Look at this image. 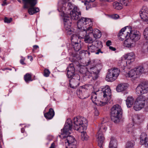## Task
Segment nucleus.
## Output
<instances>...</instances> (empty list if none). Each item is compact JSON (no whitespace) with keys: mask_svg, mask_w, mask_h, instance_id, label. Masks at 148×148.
Listing matches in <instances>:
<instances>
[{"mask_svg":"<svg viewBox=\"0 0 148 148\" xmlns=\"http://www.w3.org/2000/svg\"><path fill=\"white\" fill-rule=\"evenodd\" d=\"M72 122L71 119H68L65 123L64 127L62 130L61 138H66L65 142L66 148H76V141L75 138L72 136L69 135L72 129Z\"/></svg>","mask_w":148,"mask_h":148,"instance_id":"f257e3e1","label":"nucleus"},{"mask_svg":"<svg viewBox=\"0 0 148 148\" xmlns=\"http://www.w3.org/2000/svg\"><path fill=\"white\" fill-rule=\"evenodd\" d=\"M119 39L123 40L126 38L130 37L134 41L138 40L140 37V32L135 30H132L131 27L127 26L122 29L118 35Z\"/></svg>","mask_w":148,"mask_h":148,"instance_id":"f03ea898","label":"nucleus"},{"mask_svg":"<svg viewBox=\"0 0 148 148\" xmlns=\"http://www.w3.org/2000/svg\"><path fill=\"white\" fill-rule=\"evenodd\" d=\"M89 22L92 23L90 19L84 17H82L78 21L77 27L78 29L80 30L78 35L79 37L84 38L87 33H91L92 28L90 25H87Z\"/></svg>","mask_w":148,"mask_h":148,"instance_id":"7ed1b4c3","label":"nucleus"},{"mask_svg":"<svg viewBox=\"0 0 148 148\" xmlns=\"http://www.w3.org/2000/svg\"><path fill=\"white\" fill-rule=\"evenodd\" d=\"M71 122L72 126H73V128L75 130L80 132L81 131L85 130L86 129L88 121L85 118L82 116L75 117Z\"/></svg>","mask_w":148,"mask_h":148,"instance_id":"20e7f679","label":"nucleus"},{"mask_svg":"<svg viewBox=\"0 0 148 148\" xmlns=\"http://www.w3.org/2000/svg\"><path fill=\"white\" fill-rule=\"evenodd\" d=\"M22 0L24 4L23 8H28V12L30 15H33L39 11L38 7H34L37 3L36 0Z\"/></svg>","mask_w":148,"mask_h":148,"instance_id":"39448f33","label":"nucleus"},{"mask_svg":"<svg viewBox=\"0 0 148 148\" xmlns=\"http://www.w3.org/2000/svg\"><path fill=\"white\" fill-rule=\"evenodd\" d=\"M111 119L112 121L116 123L119 122L122 113V109L118 105L114 106L111 109Z\"/></svg>","mask_w":148,"mask_h":148,"instance_id":"423d86ee","label":"nucleus"},{"mask_svg":"<svg viewBox=\"0 0 148 148\" xmlns=\"http://www.w3.org/2000/svg\"><path fill=\"white\" fill-rule=\"evenodd\" d=\"M135 56L133 52H130L125 54L121 57L118 63L121 66L125 67L128 64H130L135 60Z\"/></svg>","mask_w":148,"mask_h":148,"instance_id":"0eeeda50","label":"nucleus"},{"mask_svg":"<svg viewBox=\"0 0 148 148\" xmlns=\"http://www.w3.org/2000/svg\"><path fill=\"white\" fill-rule=\"evenodd\" d=\"M102 67L100 64H97L95 66L91 68L86 73V76H88L89 78L92 77L94 80L96 79L98 77L99 74Z\"/></svg>","mask_w":148,"mask_h":148,"instance_id":"6e6552de","label":"nucleus"},{"mask_svg":"<svg viewBox=\"0 0 148 148\" xmlns=\"http://www.w3.org/2000/svg\"><path fill=\"white\" fill-rule=\"evenodd\" d=\"M146 99V98L144 96H141L137 97L134 103L133 108L134 110L138 111L144 108L145 105Z\"/></svg>","mask_w":148,"mask_h":148,"instance_id":"1a4fd4ad","label":"nucleus"},{"mask_svg":"<svg viewBox=\"0 0 148 148\" xmlns=\"http://www.w3.org/2000/svg\"><path fill=\"white\" fill-rule=\"evenodd\" d=\"M90 86V85H88L81 86L80 88L78 89L77 94L79 98L84 99L89 97V94L87 90L88 89V88Z\"/></svg>","mask_w":148,"mask_h":148,"instance_id":"9d476101","label":"nucleus"},{"mask_svg":"<svg viewBox=\"0 0 148 148\" xmlns=\"http://www.w3.org/2000/svg\"><path fill=\"white\" fill-rule=\"evenodd\" d=\"M74 6L71 3H66L64 1H61L58 3V10L59 12L64 13V11L67 9L71 10L73 8Z\"/></svg>","mask_w":148,"mask_h":148,"instance_id":"9b49d317","label":"nucleus"},{"mask_svg":"<svg viewBox=\"0 0 148 148\" xmlns=\"http://www.w3.org/2000/svg\"><path fill=\"white\" fill-rule=\"evenodd\" d=\"M148 91V82H144L138 85L136 89V93L138 95L147 93Z\"/></svg>","mask_w":148,"mask_h":148,"instance_id":"f8f14e48","label":"nucleus"},{"mask_svg":"<svg viewBox=\"0 0 148 148\" xmlns=\"http://www.w3.org/2000/svg\"><path fill=\"white\" fill-rule=\"evenodd\" d=\"M100 128L98 132V133L96 135V137L98 140V145L100 148H103L102 145L103 143V141L104 139L103 135L102 132L101 131L103 129L106 131V128L105 127H104L103 126L100 125Z\"/></svg>","mask_w":148,"mask_h":148,"instance_id":"ddd939ff","label":"nucleus"},{"mask_svg":"<svg viewBox=\"0 0 148 148\" xmlns=\"http://www.w3.org/2000/svg\"><path fill=\"white\" fill-rule=\"evenodd\" d=\"M102 92L103 97L102 99L105 100L106 105L108 103L111 99V90L109 86H106L103 89Z\"/></svg>","mask_w":148,"mask_h":148,"instance_id":"4468645a","label":"nucleus"},{"mask_svg":"<svg viewBox=\"0 0 148 148\" xmlns=\"http://www.w3.org/2000/svg\"><path fill=\"white\" fill-rule=\"evenodd\" d=\"M81 15V12L79 11V8L76 6H75L72 10L70 12L71 19L73 20H77Z\"/></svg>","mask_w":148,"mask_h":148,"instance_id":"2eb2a0df","label":"nucleus"},{"mask_svg":"<svg viewBox=\"0 0 148 148\" xmlns=\"http://www.w3.org/2000/svg\"><path fill=\"white\" fill-rule=\"evenodd\" d=\"M67 17H65L64 18V27L67 30V33L68 35H71L73 33H75V30L73 29L70 28L71 27V23Z\"/></svg>","mask_w":148,"mask_h":148,"instance_id":"dca6fc26","label":"nucleus"},{"mask_svg":"<svg viewBox=\"0 0 148 148\" xmlns=\"http://www.w3.org/2000/svg\"><path fill=\"white\" fill-rule=\"evenodd\" d=\"M91 99L92 102L98 106H103L105 105L104 99L99 101L97 98V95L95 92H92L91 94Z\"/></svg>","mask_w":148,"mask_h":148,"instance_id":"f3484780","label":"nucleus"},{"mask_svg":"<svg viewBox=\"0 0 148 148\" xmlns=\"http://www.w3.org/2000/svg\"><path fill=\"white\" fill-rule=\"evenodd\" d=\"M80 78L78 76L74 77L73 78H71L69 80L70 87L73 88H75L79 84Z\"/></svg>","mask_w":148,"mask_h":148,"instance_id":"a211bd4d","label":"nucleus"},{"mask_svg":"<svg viewBox=\"0 0 148 148\" xmlns=\"http://www.w3.org/2000/svg\"><path fill=\"white\" fill-rule=\"evenodd\" d=\"M140 15L141 19L143 21H148V8L143 7L141 11L140 12Z\"/></svg>","mask_w":148,"mask_h":148,"instance_id":"6ab92c4d","label":"nucleus"},{"mask_svg":"<svg viewBox=\"0 0 148 148\" xmlns=\"http://www.w3.org/2000/svg\"><path fill=\"white\" fill-rule=\"evenodd\" d=\"M97 47H96L92 44L91 45H88V51L87 50L82 51L81 53L82 56L85 55L87 53L88 54V55L89 56L90 54V52H94L95 51L97 50Z\"/></svg>","mask_w":148,"mask_h":148,"instance_id":"aec40b11","label":"nucleus"},{"mask_svg":"<svg viewBox=\"0 0 148 148\" xmlns=\"http://www.w3.org/2000/svg\"><path fill=\"white\" fill-rule=\"evenodd\" d=\"M125 75L126 77H130L133 80L135 79L138 77L135 68L129 71L128 72L126 73Z\"/></svg>","mask_w":148,"mask_h":148,"instance_id":"412c9836","label":"nucleus"},{"mask_svg":"<svg viewBox=\"0 0 148 148\" xmlns=\"http://www.w3.org/2000/svg\"><path fill=\"white\" fill-rule=\"evenodd\" d=\"M140 144L148 145V137L145 133H142L140 136Z\"/></svg>","mask_w":148,"mask_h":148,"instance_id":"4be33fe9","label":"nucleus"},{"mask_svg":"<svg viewBox=\"0 0 148 148\" xmlns=\"http://www.w3.org/2000/svg\"><path fill=\"white\" fill-rule=\"evenodd\" d=\"M135 69L138 77L143 73H148V69H146L142 66H139Z\"/></svg>","mask_w":148,"mask_h":148,"instance_id":"5701e85b","label":"nucleus"},{"mask_svg":"<svg viewBox=\"0 0 148 148\" xmlns=\"http://www.w3.org/2000/svg\"><path fill=\"white\" fill-rule=\"evenodd\" d=\"M144 119L143 116L140 114L135 115L133 117V121L137 123H140L143 122Z\"/></svg>","mask_w":148,"mask_h":148,"instance_id":"b1692460","label":"nucleus"},{"mask_svg":"<svg viewBox=\"0 0 148 148\" xmlns=\"http://www.w3.org/2000/svg\"><path fill=\"white\" fill-rule=\"evenodd\" d=\"M124 42V46L127 47H131L133 46V41L130 37L126 38Z\"/></svg>","mask_w":148,"mask_h":148,"instance_id":"393cba45","label":"nucleus"},{"mask_svg":"<svg viewBox=\"0 0 148 148\" xmlns=\"http://www.w3.org/2000/svg\"><path fill=\"white\" fill-rule=\"evenodd\" d=\"M90 34L91 35H93L94 38L95 39L99 38L101 36V34L100 31L97 29H94L90 32Z\"/></svg>","mask_w":148,"mask_h":148,"instance_id":"a878e982","label":"nucleus"},{"mask_svg":"<svg viewBox=\"0 0 148 148\" xmlns=\"http://www.w3.org/2000/svg\"><path fill=\"white\" fill-rule=\"evenodd\" d=\"M127 88V84H126L121 83L118 85L116 89L118 92H121L125 90Z\"/></svg>","mask_w":148,"mask_h":148,"instance_id":"bb28decb","label":"nucleus"},{"mask_svg":"<svg viewBox=\"0 0 148 148\" xmlns=\"http://www.w3.org/2000/svg\"><path fill=\"white\" fill-rule=\"evenodd\" d=\"M111 73V72L109 70L106 78V80L108 82H112L116 79V77Z\"/></svg>","mask_w":148,"mask_h":148,"instance_id":"cd10ccee","label":"nucleus"},{"mask_svg":"<svg viewBox=\"0 0 148 148\" xmlns=\"http://www.w3.org/2000/svg\"><path fill=\"white\" fill-rule=\"evenodd\" d=\"M75 33H73L71 34L70 35L71 36V41L72 43H75L77 42H80V39H79V37L78 34H75Z\"/></svg>","mask_w":148,"mask_h":148,"instance_id":"c85d7f7f","label":"nucleus"},{"mask_svg":"<svg viewBox=\"0 0 148 148\" xmlns=\"http://www.w3.org/2000/svg\"><path fill=\"white\" fill-rule=\"evenodd\" d=\"M54 115V112L53 109L51 108L49 109V111L44 114L45 117L47 119H51Z\"/></svg>","mask_w":148,"mask_h":148,"instance_id":"c756f323","label":"nucleus"},{"mask_svg":"<svg viewBox=\"0 0 148 148\" xmlns=\"http://www.w3.org/2000/svg\"><path fill=\"white\" fill-rule=\"evenodd\" d=\"M126 104L128 108H130L134 103V99L132 97H128L126 100Z\"/></svg>","mask_w":148,"mask_h":148,"instance_id":"7c9ffc66","label":"nucleus"},{"mask_svg":"<svg viewBox=\"0 0 148 148\" xmlns=\"http://www.w3.org/2000/svg\"><path fill=\"white\" fill-rule=\"evenodd\" d=\"M116 140L113 137H112L110 142L109 148H117Z\"/></svg>","mask_w":148,"mask_h":148,"instance_id":"2f4dec72","label":"nucleus"},{"mask_svg":"<svg viewBox=\"0 0 148 148\" xmlns=\"http://www.w3.org/2000/svg\"><path fill=\"white\" fill-rule=\"evenodd\" d=\"M92 36L90 34L88 35H86L85 36L84 38V40L86 43H92L93 42V40L91 37Z\"/></svg>","mask_w":148,"mask_h":148,"instance_id":"473e14b6","label":"nucleus"},{"mask_svg":"<svg viewBox=\"0 0 148 148\" xmlns=\"http://www.w3.org/2000/svg\"><path fill=\"white\" fill-rule=\"evenodd\" d=\"M113 7L114 8L119 10L122 9V5L121 3L117 1H115L113 3Z\"/></svg>","mask_w":148,"mask_h":148,"instance_id":"72a5a7b5","label":"nucleus"},{"mask_svg":"<svg viewBox=\"0 0 148 148\" xmlns=\"http://www.w3.org/2000/svg\"><path fill=\"white\" fill-rule=\"evenodd\" d=\"M109 70L111 72V74H113L116 79L119 74L120 70L119 69L117 68H114L111 69Z\"/></svg>","mask_w":148,"mask_h":148,"instance_id":"f704fd0d","label":"nucleus"},{"mask_svg":"<svg viewBox=\"0 0 148 148\" xmlns=\"http://www.w3.org/2000/svg\"><path fill=\"white\" fill-rule=\"evenodd\" d=\"M80 42H77L75 43H72V45L73 46L74 50L76 51H79L81 49V47Z\"/></svg>","mask_w":148,"mask_h":148,"instance_id":"c9c22d12","label":"nucleus"},{"mask_svg":"<svg viewBox=\"0 0 148 148\" xmlns=\"http://www.w3.org/2000/svg\"><path fill=\"white\" fill-rule=\"evenodd\" d=\"M81 131L79 132H81V139L83 140H88V136L87 135L86 133V132Z\"/></svg>","mask_w":148,"mask_h":148,"instance_id":"e433bc0d","label":"nucleus"},{"mask_svg":"<svg viewBox=\"0 0 148 148\" xmlns=\"http://www.w3.org/2000/svg\"><path fill=\"white\" fill-rule=\"evenodd\" d=\"M24 79L25 82H27L29 81H32L31 79V75L28 73H27L24 77Z\"/></svg>","mask_w":148,"mask_h":148,"instance_id":"4c0bfd02","label":"nucleus"},{"mask_svg":"<svg viewBox=\"0 0 148 148\" xmlns=\"http://www.w3.org/2000/svg\"><path fill=\"white\" fill-rule=\"evenodd\" d=\"M67 71H71L75 72V69L74 67V65L73 64H70L67 68Z\"/></svg>","mask_w":148,"mask_h":148,"instance_id":"58836bf2","label":"nucleus"},{"mask_svg":"<svg viewBox=\"0 0 148 148\" xmlns=\"http://www.w3.org/2000/svg\"><path fill=\"white\" fill-rule=\"evenodd\" d=\"M134 141L128 142L126 144V148H134L133 146L134 145Z\"/></svg>","mask_w":148,"mask_h":148,"instance_id":"ea45409f","label":"nucleus"},{"mask_svg":"<svg viewBox=\"0 0 148 148\" xmlns=\"http://www.w3.org/2000/svg\"><path fill=\"white\" fill-rule=\"evenodd\" d=\"M75 72L67 71V76L69 78H73L74 77L77 76L75 75Z\"/></svg>","mask_w":148,"mask_h":148,"instance_id":"a19ab883","label":"nucleus"},{"mask_svg":"<svg viewBox=\"0 0 148 148\" xmlns=\"http://www.w3.org/2000/svg\"><path fill=\"white\" fill-rule=\"evenodd\" d=\"M143 34L145 38L148 40V27L145 29Z\"/></svg>","mask_w":148,"mask_h":148,"instance_id":"79ce46f5","label":"nucleus"},{"mask_svg":"<svg viewBox=\"0 0 148 148\" xmlns=\"http://www.w3.org/2000/svg\"><path fill=\"white\" fill-rule=\"evenodd\" d=\"M119 1L122 5L123 4L126 6L127 5L128 3H129L128 0H120Z\"/></svg>","mask_w":148,"mask_h":148,"instance_id":"37998d69","label":"nucleus"},{"mask_svg":"<svg viewBox=\"0 0 148 148\" xmlns=\"http://www.w3.org/2000/svg\"><path fill=\"white\" fill-rule=\"evenodd\" d=\"M12 20V18H10L9 19L8 18L6 17H5L4 18V21L5 23H11Z\"/></svg>","mask_w":148,"mask_h":148,"instance_id":"c03bdc74","label":"nucleus"},{"mask_svg":"<svg viewBox=\"0 0 148 148\" xmlns=\"http://www.w3.org/2000/svg\"><path fill=\"white\" fill-rule=\"evenodd\" d=\"M50 72L49 70L47 69H45L44 71V75L46 77H47L50 74Z\"/></svg>","mask_w":148,"mask_h":148,"instance_id":"a18cd8bd","label":"nucleus"},{"mask_svg":"<svg viewBox=\"0 0 148 148\" xmlns=\"http://www.w3.org/2000/svg\"><path fill=\"white\" fill-rule=\"evenodd\" d=\"M112 17L114 19H117L119 18V16L118 14H115L112 15Z\"/></svg>","mask_w":148,"mask_h":148,"instance_id":"49530a36","label":"nucleus"},{"mask_svg":"<svg viewBox=\"0 0 148 148\" xmlns=\"http://www.w3.org/2000/svg\"><path fill=\"white\" fill-rule=\"evenodd\" d=\"M25 58H23L22 57V58L21 59L20 61V63L21 64H25V63L24 62V61L25 60Z\"/></svg>","mask_w":148,"mask_h":148,"instance_id":"de8ad7c7","label":"nucleus"},{"mask_svg":"<svg viewBox=\"0 0 148 148\" xmlns=\"http://www.w3.org/2000/svg\"><path fill=\"white\" fill-rule=\"evenodd\" d=\"M111 41L110 40H108L106 43V45L108 46H109L111 44Z\"/></svg>","mask_w":148,"mask_h":148,"instance_id":"09e8293b","label":"nucleus"},{"mask_svg":"<svg viewBox=\"0 0 148 148\" xmlns=\"http://www.w3.org/2000/svg\"><path fill=\"white\" fill-rule=\"evenodd\" d=\"M95 115L96 116H97L99 114V112L97 110H95Z\"/></svg>","mask_w":148,"mask_h":148,"instance_id":"8fccbe9b","label":"nucleus"},{"mask_svg":"<svg viewBox=\"0 0 148 148\" xmlns=\"http://www.w3.org/2000/svg\"><path fill=\"white\" fill-rule=\"evenodd\" d=\"M109 48L112 51H114L116 50L115 48L111 46H109Z\"/></svg>","mask_w":148,"mask_h":148,"instance_id":"3c124183","label":"nucleus"},{"mask_svg":"<svg viewBox=\"0 0 148 148\" xmlns=\"http://www.w3.org/2000/svg\"><path fill=\"white\" fill-rule=\"evenodd\" d=\"M103 53V52L101 51V50L100 49H99L97 50V52H96L95 54H98L99 53Z\"/></svg>","mask_w":148,"mask_h":148,"instance_id":"603ef678","label":"nucleus"},{"mask_svg":"<svg viewBox=\"0 0 148 148\" xmlns=\"http://www.w3.org/2000/svg\"><path fill=\"white\" fill-rule=\"evenodd\" d=\"M90 61L89 60H88L87 62H86L85 64H84L85 66H87L89 65L90 64Z\"/></svg>","mask_w":148,"mask_h":148,"instance_id":"864d4df0","label":"nucleus"},{"mask_svg":"<svg viewBox=\"0 0 148 148\" xmlns=\"http://www.w3.org/2000/svg\"><path fill=\"white\" fill-rule=\"evenodd\" d=\"M55 144L54 143H53L51 144V145L49 148H55Z\"/></svg>","mask_w":148,"mask_h":148,"instance_id":"5fc2aeb1","label":"nucleus"},{"mask_svg":"<svg viewBox=\"0 0 148 148\" xmlns=\"http://www.w3.org/2000/svg\"><path fill=\"white\" fill-rule=\"evenodd\" d=\"M28 58L31 61H32L33 60V58L31 56H28Z\"/></svg>","mask_w":148,"mask_h":148,"instance_id":"6e6d98bb","label":"nucleus"},{"mask_svg":"<svg viewBox=\"0 0 148 148\" xmlns=\"http://www.w3.org/2000/svg\"><path fill=\"white\" fill-rule=\"evenodd\" d=\"M33 47H34V49H36L38 48V47H39L37 45H35Z\"/></svg>","mask_w":148,"mask_h":148,"instance_id":"4d7b16f0","label":"nucleus"},{"mask_svg":"<svg viewBox=\"0 0 148 148\" xmlns=\"http://www.w3.org/2000/svg\"><path fill=\"white\" fill-rule=\"evenodd\" d=\"M4 0V1L3 2V3L2 4V6H3L5 5L6 4V3L5 1H6V0Z\"/></svg>","mask_w":148,"mask_h":148,"instance_id":"13d9d810","label":"nucleus"},{"mask_svg":"<svg viewBox=\"0 0 148 148\" xmlns=\"http://www.w3.org/2000/svg\"><path fill=\"white\" fill-rule=\"evenodd\" d=\"M1 127L0 126V137L1 138L2 136V132L1 129Z\"/></svg>","mask_w":148,"mask_h":148,"instance_id":"bf43d9fd","label":"nucleus"},{"mask_svg":"<svg viewBox=\"0 0 148 148\" xmlns=\"http://www.w3.org/2000/svg\"><path fill=\"white\" fill-rule=\"evenodd\" d=\"M21 132L23 133L25 131V129L24 128H22L21 129Z\"/></svg>","mask_w":148,"mask_h":148,"instance_id":"052dcab7","label":"nucleus"},{"mask_svg":"<svg viewBox=\"0 0 148 148\" xmlns=\"http://www.w3.org/2000/svg\"><path fill=\"white\" fill-rule=\"evenodd\" d=\"M114 0H106V1L108 2H111V1H113Z\"/></svg>","mask_w":148,"mask_h":148,"instance_id":"680f3d73","label":"nucleus"},{"mask_svg":"<svg viewBox=\"0 0 148 148\" xmlns=\"http://www.w3.org/2000/svg\"><path fill=\"white\" fill-rule=\"evenodd\" d=\"M100 1H106V0H100Z\"/></svg>","mask_w":148,"mask_h":148,"instance_id":"e2e57ef3","label":"nucleus"},{"mask_svg":"<svg viewBox=\"0 0 148 148\" xmlns=\"http://www.w3.org/2000/svg\"><path fill=\"white\" fill-rule=\"evenodd\" d=\"M89 8V7H88L87 6L86 7V9L87 10H88Z\"/></svg>","mask_w":148,"mask_h":148,"instance_id":"0e129e2a","label":"nucleus"},{"mask_svg":"<svg viewBox=\"0 0 148 148\" xmlns=\"http://www.w3.org/2000/svg\"><path fill=\"white\" fill-rule=\"evenodd\" d=\"M18 1L20 3H21V0H18Z\"/></svg>","mask_w":148,"mask_h":148,"instance_id":"69168bd1","label":"nucleus"},{"mask_svg":"<svg viewBox=\"0 0 148 148\" xmlns=\"http://www.w3.org/2000/svg\"><path fill=\"white\" fill-rule=\"evenodd\" d=\"M75 59H75V57H74V58L73 59V60H75Z\"/></svg>","mask_w":148,"mask_h":148,"instance_id":"338daca9","label":"nucleus"},{"mask_svg":"<svg viewBox=\"0 0 148 148\" xmlns=\"http://www.w3.org/2000/svg\"><path fill=\"white\" fill-rule=\"evenodd\" d=\"M145 1H148V0H143Z\"/></svg>","mask_w":148,"mask_h":148,"instance_id":"774afa93","label":"nucleus"}]
</instances>
